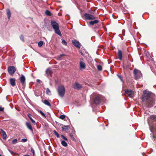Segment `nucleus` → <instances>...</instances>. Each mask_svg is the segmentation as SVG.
Here are the masks:
<instances>
[{
	"mask_svg": "<svg viewBox=\"0 0 156 156\" xmlns=\"http://www.w3.org/2000/svg\"><path fill=\"white\" fill-rule=\"evenodd\" d=\"M144 95L142 97V100L146 102V105L148 107L153 106L154 103V100L152 98H150L151 93L148 90H145L143 91Z\"/></svg>",
	"mask_w": 156,
	"mask_h": 156,
	"instance_id": "nucleus-1",
	"label": "nucleus"
},
{
	"mask_svg": "<svg viewBox=\"0 0 156 156\" xmlns=\"http://www.w3.org/2000/svg\"><path fill=\"white\" fill-rule=\"evenodd\" d=\"M51 25L54 30L55 33L59 36H61L62 34L60 30L59 25L58 23L54 20H51Z\"/></svg>",
	"mask_w": 156,
	"mask_h": 156,
	"instance_id": "nucleus-2",
	"label": "nucleus"
},
{
	"mask_svg": "<svg viewBox=\"0 0 156 156\" xmlns=\"http://www.w3.org/2000/svg\"><path fill=\"white\" fill-rule=\"evenodd\" d=\"M65 91V90L64 86L61 85L58 87V92L59 95L62 97L64 96Z\"/></svg>",
	"mask_w": 156,
	"mask_h": 156,
	"instance_id": "nucleus-3",
	"label": "nucleus"
},
{
	"mask_svg": "<svg viewBox=\"0 0 156 156\" xmlns=\"http://www.w3.org/2000/svg\"><path fill=\"white\" fill-rule=\"evenodd\" d=\"M135 78L136 79H138L142 76L141 72L136 69H134L133 71Z\"/></svg>",
	"mask_w": 156,
	"mask_h": 156,
	"instance_id": "nucleus-4",
	"label": "nucleus"
},
{
	"mask_svg": "<svg viewBox=\"0 0 156 156\" xmlns=\"http://www.w3.org/2000/svg\"><path fill=\"white\" fill-rule=\"evenodd\" d=\"M84 15L85 19L87 20H93L95 19V17L92 14L85 13Z\"/></svg>",
	"mask_w": 156,
	"mask_h": 156,
	"instance_id": "nucleus-5",
	"label": "nucleus"
},
{
	"mask_svg": "<svg viewBox=\"0 0 156 156\" xmlns=\"http://www.w3.org/2000/svg\"><path fill=\"white\" fill-rule=\"evenodd\" d=\"M8 70L10 74L13 75L15 72L16 69L14 66H11L8 68Z\"/></svg>",
	"mask_w": 156,
	"mask_h": 156,
	"instance_id": "nucleus-6",
	"label": "nucleus"
},
{
	"mask_svg": "<svg viewBox=\"0 0 156 156\" xmlns=\"http://www.w3.org/2000/svg\"><path fill=\"white\" fill-rule=\"evenodd\" d=\"M125 93L129 97L131 98L133 96V91L131 90H125Z\"/></svg>",
	"mask_w": 156,
	"mask_h": 156,
	"instance_id": "nucleus-7",
	"label": "nucleus"
},
{
	"mask_svg": "<svg viewBox=\"0 0 156 156\" xmlns=\"http://www.w3.org/2000/svg\"><path fill=\"white\" fill-rule=\"evenodd\" d=\"M73 87L75 89L79 90L82 87V85L81 84L76 82L73 85Z\"/></svg>",
	"mask_w": 156,
	"mask_h": 156,
	"instance_id": "nucleus-8",
	"label": "nucleus"
},
{
	"mask_svg": "<svg viewBox=\"0 0 156 156\" xmlns=\"http://www.w3.org/2000/svg\"><path fill=\"white\" fill-rule=\"evenodd\" d=\"M101 96H98L95 97L94 100V103L96 104H99L101 102Z\"/></svg>",
	"mask_w": 156,
	"mask_h": 156,
	"instance_id": "nucleus-9",
	"label": "nucleus"
},
{
	"mask_svg": "<svg viewBox=\"0 0 156 156\" xmlns=\"http://www.w3.org/2000/svg\"><path fill=\"white\" fill-rule=\"evenodd\" d=\"M72 43L73 44L76 48H80V43L79 42L77 41L76 40H75L72 41Z\"/></svg>",
	"mask_w": 156,
	"mask_h": 156,
	"instance_id": "nucleus-10",
	"label": "nucleus"
},
{
	"mask_svg": "<svg viewBox=\"0 0 156 156\" xmlns=\"http://www.w3.org/2000/svg\"><path fill=\"white\" fill-rule=\"evenodd\" d=\"M0 132L1 134L2 135L3 138L4 139H5L7 135L5 132L2 129H0Z\"/></svg>",
	"mask_w": 156,
	"mask_h": 156,
	"instance_id": "nucleus-11",
	"label": "nucleus"
},
{
	"mask_svg": "<svg viewBox=\"0 0 156 156\" xmlns=\"http://www.w3.org/2000/svg\"><path fill=\"white\" fill-rule=\"evenodd\" d=\"M86 66L85 63L83 62H80V69H84L85 68Z\"/></svg>",
	"mask_w": 156,
	"mask_h": 156,
	"instance_id": "nucleus-12",
	"label": "nucleus"
},
{
	"mask_svg": "<svg viewBox=\"0 0 156 156\" xmlns=\"http://www.w3.org/2000/svg\"><path fill=\"white\" fill-rule=\"evenodd\" d=\"M26 79L25 76L23 75H22L20 77V81L21 83L23 84L25 82Z\"/></svg>",
	"mask_w": 156,
	"mask_h": 156,
	"instance_id": "nucleus-13",
	"label": "nucleus"
},
{
	"mask_svg": "<svg viewBox=\"0 0 156 156\" xmlns=\"http://www.w3.org/2000/svg\"><path fill=\"white\" fill-rule=\"evenodd\" d=\"M10 83L11 85L13 87L16 85L15 80L14 78H11L10 79Z\"/></svg>",
	"mask_w": 156,
	"mask_h": 156,
	"instance_id": "nucleus-14",
	"label": "nucleus"
},
{
	"mask_svg": "<svg viewBox=\"0 0 156 156\" xmlns=\"http://www.w3.org/2000/svg\"><path fill=\"white\" fill-rule=\"evenodd\" d=\"M99 21L98 20H96L93 21H90L89 22V24L91 25H93L94 24H97L98 23Z\"/></svg>",
	"mask_w": 156,
	"mask_h": 156,
	"instance_id": "nucleus-15",
	"label": "nucleus"
},
{
	"mask_svg": "<svg viewBox=\"0 0 156 156\" xmlns=\"http://www.w3.org/2000/svg\"><path fill=\"white\" fill-rule=\"evenodd\" d=\"M26 124L28 128L32 132L33 131V129L30 123L28 122H27L26 123Z\"/></svg>",
	"mask_w": 156,
	"mask_h": 156,
	"instance_id": "nucleus-16",
	"label": "nucleus"
},
{
	"mask_svg": "<svg viewBox=\"0 0 156 156\" xmlns=\"http://www.w3.org/2000/svg\"><path fill=\"white\" fill-rule=\"evenodd\" d=\"M118 55L119 57V59L120 60L122 59V52L120 50H119L118 51Z\"/></svg>",
	"mask_w": 156,
	"mask_h": 156,
	"instance_id": "nucleus-17",
	"label": "nucleus"
},
{
	"mask_svg": "<svg viewBox=\"0 0 156 156\" xmlns=\"http://www.w3.org/2000/svg\"><path fill=\"white\" fill-rule=\"evenodd\" d=\"M8 18L9 20L10 19L11 16V12L10 10L9 9H7L6 10Z\"/></svg>",
	"mask_w": 156,
	"mask_h": 156,
	"instance_id": "nucleus-18",
	"label": "nucleus"
},
{
	"mask_svg": "<svg viewBox=\"0 0 156 156\" xmlns=\"http://www.w3.org/2000/svg\"><path fill=\"white\" fill-rule=\"evenodd\" d=\"M27 116L30 119L31 121L35 125L36 124V122L31 117V115L29 113L27 115Z\"/></svg>",
	"mask_w": 156,
	"mask_h": 156,
	"instance_id": "nucleus-19",
	"label": "nucleus"
},
{
	"mask_svg": "<svg viewBox=\"0 0 156 156\" xmlns=\"http://www.w3.org/2000/svg\"><path fill=\"white\" fill-rule=\"evenodd\" d=\"M43 102L44 103V104H45V105H48L50 107L51 106V105L50 102L48 100H45L43 101Z\"/></svg>",
	"mask_w": 156,
	"mask_h": 156,
	"instance_id": "nucleus-20",
	"label": "nucleus"
},
{
	"mask_svg": "<svg viewBox=\"0 0 156 156\" xmlns=\"http://www.w3.org/2000/svg\"><path fill=\"white\" fill-rule=\"evenodd\" d=\"M62 128L63 130L67 131L69 130V126H68L64 125L62 126Z\"/></svg>",
	"mask_w": 156,
	"mask_h": 156,
	"instance_id": "nucleus-21",
	"label": "nucleus"
},
{
	"mask_svg": "<svg viewBox=\"0 0 156 156\" xmlns=\"http://www.w3.org/2000/svg\"><path fill=\"white\" fill-rule=\"evenodd\" d=\"M150 119L153 120L154 122L156 121V116L154 115H151L150 116Z\"/></svg>",
	"mask_w": 156,
	"mask_h": 156,
	"instance_id": "nucleus-22",
	"label": "nucleus"
},
{
	"mask_svg": "<svg viewBox=\"0 0 156 156\" xmlns=\"http://www.w3.org/2000/svg\"><path fill=\"white\" fill-rule=\"evenodd\" d=\"M46 73L48 75H50L51 74V71L50 68H48L46 71Z\"/></svg>",
	"mask_w": 156,
	"mask_h": 156,
	"instance_id": "nucleus-23",
	"label": "nucleus"
},
{
	"mask_svg": "<svg viewBox=\"0 0 156 156\" xmlns=\"http://www.w3.org/2000/svg\"><path fill=\"white\" fill-rule=\"evenodd\" d=\"M61 144L62 146L65 147H67L68 145L67 143L64 140H62L61 141Z\"/></svg>",
	"mask_w": 156,
	"mask_h": 156,
	"instance_id": "nucleus-24",
	"label": "nucleus"
},
{
	"mask_svg": "<svg viewBox=\"0 0 156 156\" xmlns=\"http://www.w3.org/2000/svg\"><path fill=\"white\" fill-rule=\"evenodd\" d=\"M38 112L40 113L41 115H42V116L43 117H44V118H46V116L44 113L41 110H38Z\"/></svg>",
	"mask_w": 156,
	"mask_h": 156,
	"instance_id": "nucleus-25",
	"label": "nucleus"
},
{
	"mask_svg": "<svg viewBox=\"0 0 156 156\" xmlns=\"http://www.w3.org/2000/svg\"><path fill=\"white\" fill-rule=\"evenodd\" d=\"M64 55V54H61L58 56L57 57V59L60 60L62 59V58Z\"/></svg>",
	"mask_w": 156,
	"mask_h": 156,
	"instance_id": "nucleus-26",
	"label": "nucleus"
},
{
	"mask_svg": "<svg viewBox=\"0 0 156 156\" xmlns=\"http://www.w3.org/2000/svg\"><path fill=\"white\" fill-rule=\"evenodd\" d=\"M46 94L49 95H51V92L50 90L48 88L46 89Z\"/></svg>",
	"mask_w": 156,
	"mask_h": 156,
	"instance_id": "nucleus-27",
	"label": "nucleus"
},
{
	"mask_svg": "<svg viewBox=\"0 0 156 156\" xmlns=\"http://www.w3.org/2000/svg\"><path fill=\"white\" fill-rule=\"evenodd\" d=\"M43 44V42L42 41H41L38 43V46L39 47H41L42 46Z\"/></svg>",
	"mask_w": 156,
	"mask_h": 156,
	"instance_id": "nucleus-28",
	"label": "nucleus"
},
{
	"mask_svg": "<svg viewBox=\"0 0 156 156\" xmlns=\"http://www.w3.org/2000/svg\"><path fill=\"white\" fill-rule=\"evenodd\" d=\"M54 133L56 136L57 138L59 137V134L56 132L55 130H54L53 131Z\"/></svg>",
	"mask_w": 156,
	"mask_h": 156,
	"instance_id": "nucleus-29",
	"label": "nucleus"
},
{
	"mask_svg": "<svg viewBox=\"0 0 156 156\" xmlns=\"http://www.w3.org/2000/svg\"><path fill=\"white\" fill-rule=\"evenodd\" d=\"M98 69L99 71H101L102 70V67L100 65H98L97 66Z\"/></svg>",
	"mask_w": 156,
	"mask_h": 156,
	"instance_id": "nucleus-30",
	"label": "nucleus"
},
{
	"mask_svg": "<svg viewBox=\"0 0 156 156\" xmlns=\"http://www.w3.org/2000/svg\"><path fill=\"white\" fill-rule=\"evenodd\" d=\"M66 118V115H61L60 116L59 118L61 119H63Z\"/></svg>",
	"mask_w": 156,
	"mask_h": 156,
	"instance_id": "nucleus-31",
	"label": "nucleus"
},
{
	"mask_svg": "<svg viewBox=\"0 0 156 156\" xmlns=\"http://www.w3.org/2000/svg\"><path fill=\"white\" fill-rule=\"evenodd\" d=\"M20 40L21 41H22L23 42H24V37H23V35H21V36L20 37Z\"/></svg>",
	"mask_w": 156,
	"mask_h": 156,
	"instance_id": "nucleus-32",
	"label": "nucleus"
},
{
	"mask_svg": "<svg viewBox=\"0 0 156 156\" xmlns=\"http://www.w3.org/2000/svg\"><path fill=\"white\" fill-rule=\"evenodd\" d=\"M61 136L63 138V139L67 141L68 140L67 139L65 136H64L63 135H61Z\"/></svg>",
	"mask_w": 156,
	"mask_h": 156,
	"instance_id": "nucleus-33",
	"label": "nucleus"
},
{
	"mask_svg": "<svg viewBox=\"0 0 156 156\" xmlns=\"http://www.w3.org/2000/svg\"><path fill=\"white\" fill-rule=\"evenodd\" d=\"M45 14L48 15L50 16V12L48 10H46L45 12Z\"/></svg>",
	"mask_w": 156,
	"mask_h": 156,
	"instance_id": "nucleus-34",
	"label": "nucleus"
},
{
	"mask_svg": "<svg viewBox=\"0 0 156 156\" xmlns=\"http://www.w3.org/2000/svg\"><path fill=\"white\" fill-rule=\"evenodd\" d=\"M62 44L65 45H66L67 44V43L64 40H63L62 42Z\"/></svg>",
	"mask_w": 156,
	"mask_h": 156,
	"instance_id": "nucleus-35",
	"label": "nucleus"
},
{
	"mask_svg": "<svg viewBox=\"0 0 156 156\" xmlns=\"http://www.w3.org/2000/svg\"><path fill=\"white\" fill-rule=\"evenodd\" d=\"M17 139H14L12 140V143L13 144H15L17 142Z\"/></svg>",
	"mask_w": 156,
	"mask_h": 156,
	"instance_id": "nucleus-36",
	"label": "nucleus"
},
{
	"mask_svg": "<svg viewBox=\"0 0 156 156\" xmlns=\"http://www.w3.org/2000/svg\"><path fill=\"white\" fill-rule=\"evenodd\" d=\"M118 76L119 78L120 79L121 81L123 82L122 77L120 75H118Z\"/></svg>",
	"mask_w": 156,
	"mask_h": 156,
	"instance_id": "nucleus-37",
	"label": "nucleus"
},
{
	"mask_svg": "<svg viewBox=\"0 0 156 156\" xmlns=\"http://www.w3.org/2000/svg\"><path fill=\"white\" fill-rule=\"evenodd\" d=\"M27 140L26 139H23L21 140V141L23 142H25L27 141Z\"/></svg>",
	"mask_w": 156,
	"mask_h": 156,
	"instance_id": "nucleus-38",
	"label": "nucleus"
},
{
	"mask_svg": "<svg viewBox=\"0 0 156 156\" xmlns=\"http://www.w3.org/2000/svg\"><path fill=\"white\" fill-rule=\"evenodd\" d=\"M148 52H145V54H146V55L147 57H149L150 56L149 54L148 53L147 54Z\"/></svg>",
	"mask_w": 156,
	"mask_h": 156,
	"instance_id": "nucleus-39",
	"label": "nucleus"
},
{
	"mask_svg": "<svg viewBox=\"0 0 156 156\" xmlns=\"http://www.w3.org/2000/svg\"><path fill=\"white\" fill-rule=\"evenodd\" d=\"M4 110V108L0 107V111H3Z\"/></svg>",
	"mask_w": 156,
	"mask_h": 156,
	"instance_id": "nucleus-40",
	"label": "nucleus"
},
{
	"mask_svg": "<svg viewBox=\"0 0 156 156\" xmlns=\"http://www.w3.org/2000/svg\"><path fill=\"white\" fill-rule=\"evenodd\" d=\"M31 151L34 154V151L33 149H31Z\"/></svg>",
	"mask_w": 156,
	"mask_h": 156,
	"instance_id": "nucleus-41",
	"label": "nucleus"
},
{
	"mask_svg": "<svg viewBox=\"0 0 156 156\" xmlns=\"http://www.w3.org/2000/svg\"><path fill=\"white\" fill-rule=\"evenodd\" d=\"M9 151L12 154H13V152L12 151H11V150H9Z\"/></svg>",
	"mask_w": 156,
	"mask_h": 156,
	"instance_id": "nucleus-42",
	"label": "nucleus"
},
{
	"mask_svg": "<svg viewBox=\"0 0 156 156\" xmlns=\"http://www.w3.org/2000/svg\"><path fill=\"white\" fill-rule=\"evenodd\" d=\"M37 82H39V83H40V82H41V81L40 80H39V79H37Z\"/></svg>",
	"mask_w": 156,
	"mask_h": 156,
	"instance_id": "nucleus-43",
	"label": "nucleus"
},
{
	"mask_svg": "<svg viewBox=\"0 0 156 156\" xmlns=\"http://www.w3.org/2000/svg\"><path fill=\"white\" fill-rule=\"evenodd\" d=\"M23 156H30L29 155H24Z\"/></svg>",
	"mask_w": 156,
	"mask_h": 156,
	"instance_id": "nucleus-44",
	"label": "nucleus"
},
{
	"mask_svg": "<svg viewBox=\"0 0 156 156\" xmlns=\"http://www.w3.org/2000/svg\"><path fill=\"white\" fill-rule=\"evenodd\" d=\"M153 138H154L155 137L154 136H153Z\"/></svg>",
	"mask_w": 156,
	"mask_h": 156,
	"instance_id": "nucleus-45",
	"label": "nucleus"
},
{
	"mask_svg": "<svg viewBox=\"0 0 156 156\" xmlns=\"http://www.w3.org/2000/svg\"><path fill=\"white\" fill-rule=\"evenodd\" d=\"M0 156H2L1 155V154H0Z\"/></svg>",
	"mask_w": 156,
	"mask_h": 156,
	"instance_id": "nucleus-46",
	"label": "nucleus"
}]
</instances>
